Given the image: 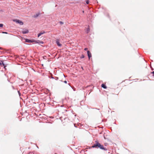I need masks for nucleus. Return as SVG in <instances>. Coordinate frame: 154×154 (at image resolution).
Returning <instances> with one entry per match:
<instances>
[{"label": "nucleus", "mask_w": 154, "mask_h": 154, "mask_svg": "<svg viewBox=\"0 0 154 154\" xmlns=\"http://www.w3.org/2000/svg\"><path fill=\"white\" fill-rule=\"evenodd\" d=\"M3 26V25L2 24H0V27H2Z\"/></svg>", "instance_id": "11"}, {"label": "nucleus", "mask_w": 154, "mask_h": 154, "mask_svg": "<svg viewBox=\"0 0 154 154\" xmlns=\"http://www.w3.org/2000/svg\"><path fill=\"white\" fill-rule=\"evenodd\" d=\"M26 42H32V41L31 40L27 39H26Z\"/></svg>", "instance_id": "9"}, {"label": "nucleus", "mask_w": 154, "mask_h": 154, "mask_svg": "<svg viewBox=\"0 0 154 154\" xmlns=\"http://www.w3.org/2000/svg\"><path fill=\"white\" fill-rule=\"evenodd\" d=\"M3 33H5V34H8L7 32H2Z\"/></svg>", "instance_id": "15"}, {"label": "nucleus", "mask_w": 154, "mask_h": 154, "mask_svg": "<svg viewBox=\"0 0 154 154\" xmlns=\"http://www.w3.org/2000/svg\"><path fill=\"white\" fill-rule=\"evenodd\" d=\"M29 30L27 29H23L22 31V32L23 34H26L28 33Z\"/></svg>", "instance_id": "4"}, {"label": "nucleus", "mask_w": 154, "mask_h": 154, "mask_svg": "<svg viewBox=\"0 0 154 154\" xmlns=\"http://www.w3.org/2000/svg\"><path fill=\"white\" fill-rule=\"evenodd\" d=\"M89 31H90V29L89 28H87L86 31H85V32H86L87 33H88L89 32Z\"/></svg>", "instance_id": "10"}, {"label": "nucleus", "mask_w": 154, "mask_h": 154, "mask_svg": "<svg viewBox=\"0 0 154 154\" xmlns=\"http://www.w3.org/2000/svg\"><path fill=\"white\" fill-rule=\"evenodd\" d=\"M13 21L14 22H15L17 23H19L21 25H23V23L22 21H20L19 20L17 19H15Z\"/></svg>", "instance_id": "2"}, {"label": "nucleus", "mask_w": 154, "mask_h": 154, "mask_svg": "<svg viewBox=\"0 0 154 154\" xmlns=\"http://www.w3.org/2000/svg\"><path fill=\"white\" fill-rule=\"evenodd\" d=\"M152 70H153V69H152Z\"/></svg>", "instance_id": "20"}, {"label": "nucleus", "mask_w": 154, "mask_h": 154, "mask_svg": "<svg viewBox=\"0 0 154 154\" xmlns=\"http://www.w3.org/2000/svg\"><path fill=\"white\" fill-rule=\"evenodd\" d=\"M60 23L61 24H62L63 23L61 22H60Z\"/></svg>", "instance_id": "18"}, {"label": "nucleus", "mask_w": 154, "mask_h": 154, "mask_svg": "<svg viewBox=\"0 0 154 154\" xmlns=\"http://www.w3.org/2000/svg\"><path fill=\"white\" fill-rule=\"evenodd\" d=\"M0 65H1L2 66H4L5 68V64L4 63L3 61H1L0 62Z\"/></svg>", "instance_id": "8"}, {"label": "nucleus", "mask_w": 154, "mask_h": 154, "mask_svg": "<svg viewBox=\"0 0 154 154\" xmlns=\"http://www.w3.org/2000/svg\"><path fill=\"white\" fill-rule=\"evenodd\" d=\"M152 70H153V69H152Z\"/></svg>", "instance_id": "21"}, {"label": "nucleus", "mask_w": 154, "mask_h": 154, "mask_svg": "<svg viewBox=\"0 0 154 154\" xmlns=\"http://www.w3.org/2000/svg\"><path fill=\"white\" fill-rule=\"evenodd\" d=\"M86 3H87V4H88L89 3V1H88H88H86Z\"/></svg>", "instance_id": "13"}, {"label": "nucleus", "mask_w": 154, "mask_h": 154, "mask_svg": "<svg viewBox=\"0 0 154 154\" xmlns=\"http://www.w3.org/2000/svg\"><path fill=\"white\" fill-rule=\"evenodd\" d=\"M64 82L65 83H67V82L66 81H65Z\"/></svg>", "instance_id": "17"}, {"label": "nucleus", "mask_w": 154, "mask_h": 154, "mask_svg": "<svg viewBox=\"0 0 154 154\" xmlns=\"http://www.w3.org/2000/svg\"><path fill=\"white\" fill-rule=\"evenodd\" d=\"M56 43L58 46H60L61 45L60 43L59 40L58 39L56 40Z\"/></svg>", "instance_id": "5"}, {"label": "nucleus", "mask_w": 154, "mask_h": 154, "mask_svg": "<svg viewBox=\"0 0 154 154\" xmlns=\"http://www.w3.org/2000/svg\"><path fill=\"white\" fill-rule=\"evenodd\" d=\"M101 86L104 89H106L107 88V87L106 86V85L104 84H103Z\"/></svg>", "instance_id": "7"}, {"label": "nucleus", "mask_w": 154, "mask_h": 154, "mask_svg": "<svg viewBox=\"0 0 154 154\" xmlns=\"http://www.w3.org/2000/svg\"><path fill=\"white\" fill-rule=\"evenodd\" d=\"M87 52L89 59L90 60V57H91V53L89 51H88Z\"/></svg>", "instance_id": "3"}, {"label": "nucleus", "mask_w": 154, "mask_h": 154, "mask_svg": "<svg viewBox=\"0 0 154 154\" xmlns=\"http://www.w3.org/2000/svg\"><path fill=\"white\" fill-rule=\"evenodd\" d=\"M84 11H83V13H84Z\"/></svg>", "instance_id": "19"}, {"label": "nucleus", "mask_w": 154, "mask_h": 154, "mask_svg": "<svg viewBox=\"0 0 154 154\" xmlns=\"http://www.w3.org/2000/svg\"><path fill=\"white\" fill-rule=\"evenodd\" d=\"M45 33V32L44 31H42V32H41L40 33H39L38 34V37H39L40 36L42 35V34H43Z\"/></svg>", "instance_id": "6"}, {"label": "nucleus", "mask_w": 154, "mask_h": 154, "mask_svg": "<svg viewBox=\"0 0 154 154\" xmlns=\"http://www.w3.org/2000/svg\"><path fill=\"white\" fill-rule=\"evenodd\" d=\"M151 73L153 74V76H154V71L151 72Z\"/></svg>", "instance_id": "14"}, {"label": "nucleus", "mask_w": 154, "mask_h": 154, "mask_svg": "<svg viewBox=\"0 0 154 154\" xmlns=\"http://www.w3.org/2000/svg\"><path fill=\"white\" fill-rule=\"evenodd\" d=\"M88 48H85L84 49V50H85V51H86V50H88Z\"/></svg>", "instance_id": "16"}, {"label": "nucleus", "mask_w": 154, "mask_h": 154, "mask_svg": "<svg viewBox=\"0 0 154 154\" xmlns=\"http://www.w3.org/2000/svg\"><path fill=\"white\" fill-rule=\"evenodd\" d=\"M84 57H85V56L83 55H82V56H81V58H84Z\"/></svg>", "instance_id": "12"}, {"label": "nucleus", "mask_w": 154, "mask_h": 154, "mask_svg": "<svg viewBox=\"0 0 154 154\" xmlns=\"http://www.w3.org/2000/svg\"><path fill=\"white\" fill-rule=\"evenodd\" d=\"M93 148L99 147L100 149L105 150H106V148H104L103 145H101L97 141H95V143L92 146Z\"/></svg>", "instance_id": "1"}]
</instances>
